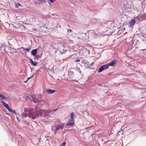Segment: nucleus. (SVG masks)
Wrapping results in <instances>:
<instances>
[{"label":"nucleus","mask_w":146,"mask_h":146,"mask_svg":"<svg viewBox=\"0 0 146 146\" xmlns=\"http://www.w3.org/2000/svg\"><path fill=\"white\" fill-rule=\"evenodd\" d=\"M36 106L35 107V109H30L29 108H24V111L28 112V117L33 119L40 116V117H46L47 114H45L43 110H41L40 108H37Z\"/></svg>","instance_id":"obj_1"},{"label":"nucleus","mask_w":146,"mask_h":146,"mask_svg":"<svg viewBox=\"0 0 146 146\" xmlns=\"http://www.w3.org/2000/svg\"><path fill=\"white\" fill-rule=\"evenodd\" d=\"M56 48L60 53L63 54L66 52V49H64V46L60 43L56 44L54 42H51L50 44L49 50L55 53L56 52Z\"/></svg>","instance_id":"obj_2"},{"label":"nucleus","mask_w":146,"mask_h":146,"mask_svg":"<svg viewBox=\"0 0 146 146\" xmlns=\"http://www.w3.org/2000/svg\"><path fill=\"white\" fill-rule=\"evenodd\" d=\"M65 125H64V124L59 125L55 123L54 125L52 126V129L54 132V134H56L57 131H65L66 129L65 127Z\"/></svg>","instance_id":"obj_3"},{"label":"nucleus","mask_w":146,"mask_h":146,"mask_svg":"<svg viewBox=\"0 0 146 146\" xmlns=\"http://www.w3.org/2000/svg\"><path fill=\"white\" fill-rule=\"evenodd\" d=\"M33 100V102L35 103H38V104L40 103H43L44 102V101L42 100H38V99L34 97V96L32 95L30 96Z\"/></svg>","instance_id":"obj_4"},{"label":"nucleus","mask_w":146,"mask_h":146,"mask_svg":"<svg viewBox=\"0 0 146 146\" xmlns=\"http://www.w3.org/2000/svg\"><path fill=\"white\" fill-rule=\"evenodd\" d=\"M46 16L42 15H37L36 18L39 22H42L44 23L43 21L46 19Z\"/></svg>","instance_id":"obj_5"},{"label":"nucleus","mask_w":146,"mask_h":146,"mask_svg":"<svg viewBox=\"0 0 146 146\" xmlns=\"http://www.w3.org/2000/svg\"><path fill=\"white\" fill-rule=\"evenodd\" d=\"M81 61L82 64L84 67H86V68H88L89 67L90 64L86 60H82Z\"/></svg>","instance_id":"obj_6"},{"label":"nucleus","mask_w":146,"mask_h":146,"mask_svg":"<svg viewBox=\"0 0 146 146\" xmlns=\"http://www.w3.org/2000/svg\"><path fill=\"white\" fill-rule=\"evenodd\" d=\"M74 123V119H70L68 122L66 124H64V125H66L65 127L66 129L68 128L67 126L68 125H73Z\"/></svg>","instance_id":"obj_7"},{"label":"nucleus","mask_w":146,"mask_h":146,"mask_svg":"<svg viewBox=\"0 0 146 146\" xmlns=\"http://www.w3.org/2000/svg\"><path fill=\"white\" fill-rule=\"evenodd\" d=\"M58 25V24L57 23L54 24L52 22L50 23L49 25V26L50 28L54 29L56 28Z\"/></svg>","instance_id":"obj_8"},{"label":"nucleus","mask_w":146,"mask_h":146,"mask_svg":"<svg viewBox=\"0 0 146 146\" xmlns=\"http://www.w3.org/2000/svg\"><path fill=\"white\" fill-rule=\"evenodd\" d=\"M1 102L3 104L4 106L9 111H10V108H9L8 104L3 101H1Z\"/></svg>","instance_id":"obj_9"},{"label":"nucleus","mask_w":146,"mask_h":146,"mask_svg":"<svg viewBox=\"0 0 146 146\" xmlns=\"http://www.w3.org/2000/svg\"><path fill=\"white\" fill-rule=\"evenodd\" d=\"M70 54H77L78 52V50H75L73 49H71L70 51Z\"/></svg>","instance_id":"obj_10"},{"label":"nucleus","mask_w":146,"mask_h":146,"mask_svg":"<svg viewBox=\"0 0 146 146\" xmlns=\"http://www.w3.org/2000/svg\"><path fill=\"white\" fill-rule=\"evenodd\" d=\"M46 91L48 94H53L55 92V90L51 89H47L46 90Z\"/></svg>","instance_id":"obj_11"},{"label":"nucleus","mask_w":146,"mask_h":146,"mask_svg":"<svg viewBox=\"0 0 146 146\" xmlns=\"http://www.w3.org/2000/svg\"><path fill=\"white\" fill-rule=\"evenodd\" d=\"M5 45L2 43H1L0 44V51H3V50L4 51L5 50Z\"/></svg>","instance_id":"obj_12"},{"label":"nucleus","mask_w":146,"mask_h":146,"mask_svg":"<svg viewBox=\"0 0 146 146\" xmlns=\"http://www.w3.org/2000/svg\"><path fill=\"white\" fill-rule=\"evenodd\" d=\"M37 49H35L33 50L31 52V54L35 57H36V54L37 53Z\"/></svg>","instance_id":"obj_13"},{"label":"nucleus","mask_w":146,"mask_h":146,"mask_svg":"<svg viewBox=\"0 0 146 146\" xmlns=\"http://www.w3.org/2000/svg\"><path fill=\"white\" fill-rule=\"evenodd\" d=\"M116 60H113L111 61L109 63V64H108L109 66H113L114 64L116 62Z\"/></svg>","instance_id":"obj_14"},{"label":"nucleus","mask_w":146,"mask_h":146,"mask_svg":"<svg viewBox=\"0 0 146 146\" xmlns=\"http://www.w3.org/2000/svg\"><path fill=\"white\" fill-rule=\"evenodd\" d=\"M138 40H134L132 43V45L133 47H135L138 44Z\"/></svg>","instance_id":"obj_15"},{"label":"nucleus","mask_w":146,"mask_h":146,"mask_svg":"<svg viewBox=\"0 0 146 146\" xmlns=\"http://www.w3.org/2000/svg\"><path fill=\"white\" fill-rule=\"evenodd\" d=\"M135 23V21L133 20L129 22L130 27H131L133 26Z\"/></svg>","instance_id":"obj_16"},{"label":"nucleus","mask_w":146,"mask_h":146,"mask_svg":"<svg viewBox=\"0 0 146 146\" xmlns=\"http://www.w3.org/2000/svg\"><path fill=\"white\" fill-rule=\"evenodd\" d=\"M30 61L31 62V63L34 65L36 66L37 64V63L36 62L34 61L32 59H30Z\"/></svg>","instance_id":"obj_17"},{"label":"nucleus","mask_w":146,"mask_h":146,"mask_svg":"<svg viewBox=\"0 0 146 146\" xmlns=\"http://www.w3.org/2000/svg\"><path fill=\"white\" fill-rule=\"evenodd\" d=\"M102 66L103 67L104 69V70L108 69L109 67V66L108 64H106Z\"/></svg>","instance_id":"obj_18"},{"label":"nucleus","mask_w":146,"mask_h":146,"mask_svg":"<svg viewBox=\"0 0 146 146\" xmlns=\"http://www.w3.org/2000/svg\"><path fill=\"white\" fill-rule=\"evenodd\" d=\"M21 49H23V51L25 50H26L27 52H29L30 50V49L29 48L25 49L23 47H21L20 48H18V50Z\"/></svg>","instance_id":"obj_19"},{"label":"nucleus","mask_w":146,"mask_h":146,"mask_svg":"<svg viewBox=\"0 0 146 146\" xmlns=\"http://www.w3.org/2000/svg\"><path fill=\"white\" fill-rule=\"evenodd\" d=\"M104 70V69L103 67L102 66L98 70V72L99 73L100 72Z\"/></svg>","instance_id":"obj_20"},{"label":"nucleus","mask_w":146,"mask_h":146,"mask_svg":"<svg viewBox=\"0 0 146 146\" xmlns=\"http://www.w3.org/2000/svg\"><path fill=\"white\" fill-rule=\"evenodd\" d=\"M27 116H28V114L25 113H23L22 114V117H24L25 118Z\"/></svg>","instance_id":"obj_21"},{"label":"nucleus","mask_w":146,"mask_h":146,"mask_svg":"<svg viewBox=\"0 0 146 146\" xmlns=\"http://www.w3.org/2000/svg\"><path fill=\"white\" fill-rule=\"evenodd\" d=\"M9 111L10 112H11L13 113H14L15 115H17V113L15 112V110H14L11 109H10V111Z\"/></svg>","instance_id":"obj_22"},{"label":"nucleus","mask_w":146,"mask_h":146,"mask_svg":"<svg viewBox=\"0 0 146 146\" xmlns=\"http://www.w3.org/2000/svg\"><path fill=\"white\" fill-rule=\"evenodd\" d=\"M74 115V113H71V115H70L71 117L70 118V119L71 120V119H73Z\"/></svg>","instance_id":"obj_23"},{"label":"nucleus","mask_w":146,"mask_h":146,"mask_svg":"<svg viewBox=\"0 0 146 146\" xmlns=\"http://www.w3.org/2000/svg\"><path fill=\"white\" fill-rule=\"evenodd\" d=\"M6 98L0 94V99H5Z\"/></svg>","instance_id":"obj_24"},{"label":"nucleus","mask_w":146,"mask_h":146,"mask_svg":"<svg viewBox=\"0 0 146 146\" xmlns=\"http://www.w3.org/2000/svg\"><path fill=\"white\" fill-rule=\"evenodd\" d=\"M6 98L0 94V99H5Z\"/></svg>","instance_id":"obj_25"},{"label":"nucleus","mask_w":146,"mask_h":146,"mask_svg":"<svg viewBox=\"0 0 146 146\" xmlns=\"http://www.w3.org/2000/svg\"><path fill=\"white\" fill-rule=\"evenodd\" d=\"M57 109H55V110H53L52 111H48V113H51L52 114L53 113H52V112H55V111H56L57 110Z\"/></svg>","instance_id":"obj_26"},{"label":"nucleus","mask_w":146,"mask_h":146,"mask_svg":"<svg viewBox=\"0 0 146 146\" xmlns=\"http://www.w3.org/2000/svg\"><path fill=\"white\" fill-rule=\"evenodd\" d=\"M143 53L144 54V56H146V49H144L143 51Z\"/></svg>","instance_id":"obj_27"},{"label":"nucleus","mask_w":146,"mask_h":146,"mask_svg":"<svg viewBox=\"0 0 146 146\" xmlns=\"http://www.w3.org/2000/svg\"><path fill=\"white\" fill-rule=\"evenodd\" d=\"M66 144V143L65 142H63V143H62L61 145H60L59 146H65Z\"/></svg>","instance_id":"obj_28"},{"label":"nucleus","mask_w":146,"mask_h":146,"mask_svg":"<svg viewBox=\"0 0 146 146\" xmlns=\"http://www.w3.org/2000/svg\"><path fill=\"white\" fill-rule=\"evenodd\" d=\"M80 61V60L79 59H77L74 61L75 62H79Z\"/></svg>","instance_id":"obj_29"},{"label":"nucleus","mask_w":146,"mask_h":146,"mask_svg":"<svg viewBox=\"0 0 146 146\" xmlns=\"http://www.w3.org/2000/svg\"><path fill=\"white\" fill-rule=\"evenodd\" d=\"M21 6V5L19 3H17L16 5V6H17V7H18V6Z\"/></svg>","instance_id":"obj_30"},{"label":"nucleus","mask_w":146,"mask_h":146,"mask_svg":"<svg viewBox=\"0 0 146 146\" xmlns=\"http://www.w3.org/2000/svg\"><path fill=\"white\" fill-rule=\"evenodd\" d=\"M33 77V76H31L30 77H29L27 79V80L28 79H30V78H32Z\"/></svg>","instance_id":"obj_31"},{"label":"nucleus","mask_w":146,"mask_h":146,"mask_svg":"<svg viewBox=\"0 0 146 146\" xmlns=\"http://www.w3.org/2000/svg\"><path fill=\"white\" fill-rule=\"evenodd\" d=\"M51 3H53L54 0H49Z\"/></svg>","instance_id":"obj_32"},{"label":"nucleus","mask_w":146,"mask_h":146,"mask_svg":"<svg viewBox=\"0 0 146 146\" xmlns=\"http://www.w3.org/2000/svg\"><path fill=\"white\" fill-rule=\"evenodd\" d=\"M68 32L70 31V32H71L72 31L70 29H69L68 30Z\"/></svg>","instance_id":"obj_33"},{"label":"nucleus","mask_w":146,"mask_h":146,"mask_svg":"<svg viewBox=\"0 0 146 146\" xmlns=\"http://www.w3.org/2000/svg\"><path fill=\"white\" fill-rule=\"evenodd\" d=\"M138 18V16L136 17L135 18V20H136Z\"/></svg>","instance_id":"obj_34"},{"label":"nucleus","mask_w":146,"mask_h":146,"mask_svg":"<svg viewBox=\"0 0 146 146\" xmlns=\"http://www.w3.org/2000/svg\"><path fill=\"white\" fill-rule=\"evenodd\" d=\"M17 119L18 121H19V119H18V117H17Z\"/></svg>","instance_id":"obj_35"},{"label":"nucleus","mask_w":146,"mask_h":146,"mask_svg":"<svg viewBox=\"0 0 146 146\" xmlns=\"http://www.w3.org/2000/svg\"><path fill=\"white\" fill-rule=\"evenodd\" d=\"M17 50H18V51H19V50H22L23 51V49H18H18H17Z\"/></svg>","instance_id":"obj_36"},{"label":"nucleus","mask_w":146,"mask_h":146,"mask_svg":"<svg viewBox=\"0 0 146 146\" xmlns=\"http://www.w3.org/2000/svg\"><path fill=\"white\" fill-rule=\"evenodd\" d=\"M45 2V1L44 0L42 1L41 2Z\"/></svg>","instance_id":"obj_37"},{"label":"nucleus","mask_w":146,"mask_h":146,"mask_svg":"<svg viewBox=\"0 0 146 146\" xmlns=\"http://www.w3.org/2000/svg\"><path fill=\"white\" fill-rule=\"evenodd\" d=\"M6 115H9V116H10V114H9V113H7L6 114Z\"/></svg>","instance_id":"obj_38"},{"label":"nucleus","mask_w":146,"mask_h":146,"mask_svg":"<svg viewBox=\"0 0 146 146\" xmlns=\"http://www.w3.org/2000/svg\"><path fill=\"white\" fill-rule=\"evenodd\" d=\"M120 17H122V16H121V15H120Z\"/></svg>","instance_id":"obj_39"},{"label":"nucleus","mask_w":146,"mask_h":146,"mask_svg":"<svg viewBox=\"0 0 146 146\" xmlns=\"http://www.w3.org/2000/svg\"><path fill=\"white\" fill-rule=\"evenodd\" d=\"M13 49H14V50H15V49L14 48H13Z\"/></svg>","instance_id":"obj_40"}]
</instances>
